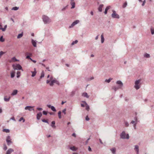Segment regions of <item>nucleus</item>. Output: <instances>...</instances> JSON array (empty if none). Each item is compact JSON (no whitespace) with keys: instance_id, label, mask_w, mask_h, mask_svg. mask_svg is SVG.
Returning <instances> with one entry per match:
<instances>
[{"instance_id":"1","label":"nucleus","mask_w":154,"mask_h":154,"mask_svg":"<svg viewBox=\"0 0 154 154\" xmlns=\"http://www.w3.org/2000/svg\"><path fill=\"white\" fill-rule=\"evenodd\" d=\"M46 83L47 84H49L50 86H52L53 85L54 83H55L58 85H60V83L55 78H54L53 80L51 82H50V81L48 80H47L46 81Z\"/></svg>"},{"instance_id":"2","label":"nucleus","mask_w":154,"mask_h":154,"mask_svg":"<svg viewBox=\"0 0 154 154\" xmlns=\"http://www.w3.org/2000/svg\"><path fill=\"white\" fill-rule=\"evenodd\" d=\"M120 138L122 139H128L129 138L128 134H126L125 131H123L120 134Z\"/></svg>"},{"instance_id":"3","label":"nucleus","mask_w":154,"mask_h":154,"mask_svg":"<svg viewBox=\"0 0 154 154\" xmlns=\"http://www.w3.org/2000/svg\"><path fill=\"white\" fill-rule=\"evenodd\" d=\"M42 19L45 24L49 23L51 22V20L49 17L48 16L45 15H43Z\"/></svg>"},{"instance_id":"4","label":"nucleus","mask_w":154,"mask_h":154,"mask_svg":"<svg viewBox=\"0 0 154 154\" xmlns=\"http://www.w3.org/2000/svg\"><path fill=\"white\" fill-rule=\"evenodd\" d=\"M112 13L111 14V16L112 18H119V16L116 13V11L114 10H112Z\"/></svg>"},{"instance_id":"5","label":"nucleus","mask_w":154,"mask_h":154,"mask_svg":"<svg viewBox=\"0 0 154 154\" xmlns=\"http://www.w3.org/2000/svg\"><path fill=\"white\" fill-rule=\"evenodd\" d=\"M12 67L14 70H19L22 69V66L19 64H17L16 65L13 64Z\"/></svg>"},{"instance_id":"6","label":"nucleus","mask_w":154,"mask_h":154,"mask_svg":"<svg viewBox=\"0 0 154 154\" xmlns=\"http://www.w3.org/2000/svg\"><path fill=\"white\" fill-rule=\"evenodd\" d=\"M140 80H136L135 82V85L134 86V87L136 90H138L140 88V85H139Z\"/></svg>"},{"instance_id":"7","label":"nucleus","mask_w":154,"mask_h":154,"mask_svg":"<svg viewBox=\"0 0 154 154\" xmlns=\"http://www.w3.org/2000/svg\"><path fill=\"white\" fill-rule=\"evenodd\" d=\"M79 22V21L78 20H75L72 23L70 26H69V28H70L73 27L75 25L78 23Z\"/></svg>"},{"instance_id":"8","label":"nucleus","mask_w":154,"mask_h":154,"mask_svg":"<svg viewBox=\"0 0 154 154\" xmlns=\"http://www.w3.org/2000/svg\"><path fill=\"white\" fill-rule=\"evenodd\" d=\"M33 107L34 106H27L25 107V109L28 110L29 111H31L32 110H34Z\"/></svg>"},{"instance_id":"9","label":"nucleus","mask_w":154,"mask_h":154,"mask_svg":"<svg viewBox=\"0 0 154 154\" xmlns=\"http://www.w3.org/2000/svg\"><path fill=\"white\" fill-rule=\"evenodd\" d=\"M116 84L119 85V88H121L123 86V84L122 82L120 81H118L116 82Z\"/></svg>"},{"instance_id":"10","label":"nucleus","mask_w":154,"mask_h":154,"mask_svg":"<svg viewBox=\"0 0 154 154\" xmlns=\"http://www.w3.org/2000/svg\"><path fill=\"white\" fill-rule=\"evenodd\" d=\"M47 106L48 108H50L53 111H56V110L54 106H51L50 105H47Z\"/></svg>"},{"instance_id":"11","label":"nucleus","mask_w":154,"mask_h":154,"mask_svg":"<svg viewBox=\"0 0 154 154\" xmlns=\"http://www.w3.org/2000/svg\"><path fill=\"white\" fill-rule=\"evenodd\" d=\"M42 116V114L41 112H39L36 115V119L38 120L40 119V117Z\"/></svg>"},{"instance_id":"12","label":"nucleus","mask_w":154,"mask_h":154,"mask_svg":"<svg viewBox=\"0 0 154 154\" xmlns=\"http://www.w3.org/2000/svg\"><path fill=\"white\" fill-rule=\"evenodd\" d=\"M134 149L136 152V154H139V149L138 146L137 145H135L134 146Z\"/></svg>"},{"instance_id":"13","label":"nucleus","mask_w":154,"mask_h":154,"mask_svg":"<svg viewBox=\"0 0 154 154\" xmlns=\"http://www.w3.org/2000/svg\"><path fill=\"white\" fill-rule=\"evenodd\" d=\"M32 43L34 47H36V42L37 41L36 40H34L33 39L31 40Z\"/></svg>"},{"instance_id":"14","label":"nucleus","mask_w":154,"mask_h":154,"mask_svg":"<svg viewBox=\"0 0 154 154\" xmlns=\"http://www.w3.org/2000/svg\"><path fill=\"white\" fill-rule=\"evenodd\" d=\"M14 151V150L11 149H9L7 151L6 154H11V153Z\"/></svg>"},{"instance_id":"15","label":"nucleus","mask_w":154,"mask_h":154,"mask_svg":"<svg viewBox=\"0 0 154 154\" xmlns=\"http://www.w3.org/2000/svg\"><path fill=\"white\" fill-rule=\"evenodd\" d=\"M82 96L88 98L89 97V96L88 95V94L86 92L83 93L82 94Z\"/></svg>"},{"instance_id":"16","label":"nucleus","mask_w":154,"mask_h":154,"mask_svg":"<svg viewBox=\"0 0 154 154\" xmlns=\"http://www.w3.org/2000/svg\"><path fill=\"white\" fill-rule=\"evenodd\" d=\"M18 92V91L17 90H14L13 91L12 93L11 94V95L12 96H14L16 95Z\"/></svg>"},{"instance_id":"17","label":"nucleus","mask_w":154,"mask_h":154,"mask_svg":"<svg viewBox=\"0 0 154 154\" xmlns=\"http://www.w3.org/2000/svg\"><path fill=\"white\" fill-rule=\"evenodd\" d=\"M70 4L72 5V7H71V9L75 8V3L74 2H71Z\"/></svg>"},{"instance_id":"18","label":"nucleus","mask_w":154,"mask_h":154,"mask_svg":"<svg viewBox=\"0 0 154 154\" xmlns=\"http://www.w3.org/2000/svg\"><path fill=\"white\" fill-rule=\"evenodd\" d=\"M110 150L112 152V153L113 154H116V148L115 147H113Z\"/></svg>"},{"instance_id":"19","label":"nucleus","mask_w":154,"mask_h":154,"mask_svg":"<svg viewBox=\"0 0 154 154\" xmlns=\"http://www.w3.org/2000/svg\"><path fill=\"white\" fill-rule=\"evenodd\" d=\"M103 6V4L100 5H99L98 8V10L100 12H101L102 11V8Z\"/></svg>"},{"instance_id":"20","label":"nucleus","mask_w":154,"mask_h":154,"mask_svg":"<svg viewBox=\"0 0 154 154\" xmlns=\"http://www.w3.org/2000/svg\"><path fill=\"white\" fill-rule=\"evenodd\" d=\"M34 71H31V72L32 73V77H33L35 76V75L36 74V69L35 68L34 69Z\"/></svg>"},{"instance_id":"21","label":"nucleus","mask_w":154,"mask_h":154,"mask_svg":"<svg viewBox=\"0 0 154 154\" xmlns=\"http://www.w3.org/2000/svg\"><path fill=\"white\" fill-rule=\"evenodd\" d=\"M83 102L86 105V109L88 111L89 109V107L88 105L87 104L85 101H83Z\"/></svg>"},{"instance_id":"22","label":"nucleus","mask_w":154,"mask_h":154,"mask_svg":"<svg viewBox=\"0 0 154 154\" xmlns=\"http://www.w3.org/2000/svg\"><path fill=\"white\" fill-rule=\"evenodd\" d=\"M6 141L7 143V145L8 146L10 145L11 143H12V142L11 140H8L6 139Z\"/></svg>"},{"instance_id":"23","label":"nucleus","mask_w":154,"mask_h":154,"mask_svg":"<svg viewBox=\"0 0 154 154\" xmlns=\"http://www.w3.org/2000/svg\"><path fill=\"white\" fill-rule=\"evenodd\" d=\"M110 8V6H107L106 8V9H105V11L104 12L105 14H107L108 10Z\"/></svg>"},{"instance_id":"24","label":"nucleus","mask_w":154,"mask_h":154,"mask_svg":"<svg viewBox=\"0 0 154 154\" xmlns=\"http://www.w3.org/2000/svg\"><path fill=\"white\" fill-rule=\"evenodd\" d=\"M120 88H119V87H116L115 86H113L112 87V89L114 90L115 91H116L117 90Z\"/></svg>"},{"instance_id":"25","label":"nucleus","mask_w":154,"mask_h":154,"mask_svg":"<svg viewBox=\"0 0 154 154\" xmlns=\"http://www.w3.org/2000/svg\"><path fill=\"white\" fill-rule=\"evenodd\" d=\"M55 122L53 121L51 122V125L53 128H56V126H55Z\"/></svg>"},{"instance_id":"26","label":"nucleus","mask_w":154,"mask_h":154,"mask_svg":"<svg viewBox=\"0 0 154 154\" xmlns=\"http://www.w3.org/2000/svg\"><path fill=\"white\" fill-rule=\"evenodd\" d=\"M11 78H13L15 76V72L14 71H12L11 72Z\"/></svg>"},{"instance_id":"27","label":"nucleus","mask_w":154,"mask_h":154,"mask_svg":"<svg viewBox=\"0 0 154 154\" xmlns=\"http://www.w3.org/2000/svg\"><path fill=\"white\" fill-rule=\"evenodd\" d=\"M2 131L8 133L10 132V130L8 129H4L2 130Z\"/></svg>"},{"instance_id":"28","label":"nucleus","mask_w":154,"mask_h":154,"mask_svg":"<svg viewBox=\"0 0 154 154\" xmlns=\"http://www.w3.org/2000/svg\"><path fill=\"white\" fill-rule=\"evenodd\" d=\"M23 32L19 34L17 36V38H21L23 36Z\"/></svg>"},{"instance_id":"29","label":"nucleus","mask_w":154,"mask_h":154,"mask_svg":"<svg viewBox=\"0 0 154 154\" xmlns=\"http://www.w3.org/2000/svg\"><path fill=\"white\" fill-rule=\"evenodd\" d=\"M6 96L5 97H4V100L5 101H6V102H8V101H9V100H10V97H9L8 98H6Z\"/></svg>"},{"instance_id":"30","label":"nucleus","mask_w":154,"mask_h":154,"mask_svg":"<svg viewBox=\"0 0 154 154\" xmlns=\"http://www.w3.org/2000/svg\"><path fill=\"white\" fill-rule=\"evenodd\" d=\"M101 42L102 43H103L104 42V38L103 37V34L101 35Z\"/></svg>"},{"instance_id":"31","label":"nucleus","mask_w":154,"mask_h":154,"mask_svg":"<svg viewBox=\"0 0 154 154\" xmlns=\"http://www.w3.org/2000/svg\"><path fill=\"white\" fill-rule=\"evenodd\" d=\"M61 111H59L58 113L59 118L60 119L61 118Z\"/></svg>"},{"instance_id":"32","label":"nucleus","mask_w":154,"mask_h":154,"mask_svg":"<svg viewBox=\"0 0 154 154\" xmlns=\"http://www.w3.org/2000/svg\"><path fill=\"white\" fill-rule=\"evenodd\" d=\"M45 74L43 71H42L41 73V75L40 77V78H42L44 77Z\"/></svg>"},{"instance_id":"33","label":"nucleus","mask_w":154,"mask_h":154,"mask_svg":"<svg viewBox=\"0 0 154 154\" xmlns=\"http://www.w3.org/2000/svg\"><path fill=\"white\" fill-rule=\"evenodd\" d=\"M22 120H23V122H24L25 121V119L23 117H22L20 118V119L19 120V121L21 122Z\"/></svg>"},{"instance_id":"34","label":"nucleus","mask_w":154,"mask_h":154,"mask_svg":"<svg viewBox=\"0 0 154 154\" xmlns=\"http://www.w3.org/2000/svg\"><path fill=\"white\" fill-rule=\"evenodd\" d=\"M144 57L146 58H149L150 57L149 54L147 53L145 54L144 55Z\"/></svg>"},{"instance_id":"35","label":"nucleus","mask_w":154,"mask_h":154,"mask_svg":"<svg viewBox=\"0 0 154 154\" xmlns=\"http://www.w3.org/2000/svg\"><path fill=\"white\" fill-rule=\"evenodd\" d=\"M112 78H109L108 79H106V80H105V82L107 83H109L110 82L111 80H112Z\"/></svg>"},{"instance_id":"36","label":"nucleus","mask_w":154,"mask_h":154,"mask_svg":"<svg viewBox=\"0 0 154 154\" xmlns=\"http://www.w3.org/2000/svg\"><path fill=\"white\" fill-rule=\"evenodd\" d=\"M127 2H126L124 3V4L122 6V7L124 8H125L127 6Z\"/></svg>"},{"instance_id":"37","label":"nucleus","mask_w":154,"mask_h":154,"mask_svg":"<svg viewBox=\"0 0 154 154\" xmlns=\"http://www.w3.org/2000/svg\"><path fill=\"white\" fill-rule=\"evenodd\" d=\"M5 41V39L3 38V37L2 36L0 37V41L1 42H4Z\"/></svg>"},{"instance_id":"38","label":"nucleus","mask_w":154,"mask_h":154,"mask_svg":"<svg viewBox=\"0 0 154 154\" xmlns=\"http://www.w3.org/2000/svg\"><path fill=\"white\" fill-rule=\"evenodd\" d=\"M18 9H19V7H13L12 8V10H15V11H16V10H18Z\"/></svg>"},{"instance_id":"39","label":"nucleus","mask_w":154,"mask_h":154,"mask_svg":"<svg viewBox=\"0 0 154 154\" xmlns=\"http://www.w3.org/2000/svg\"><path fill=\"white\" fill-rule=\"evenodd\" d=\"M75 91H72L71 93V94H70V96H71V97H72L75 94Z\"/></svg>"},{"instance_id":"40","label":"nucleus","mask_w":154,"mask_h":154,"mask_svg":"<svg viewBox=\"0 0 154 154\" xmlns=\"http://www.w3.org/2000/svg\"><path fill=\"white\" fill-rule=\"evenodd\" d=\"M78 42V40H75V41H73L72 42V43H71V45H74L75 44L77 43Z\"/></svg>"},{"instance_id":"41","label":"nucleus","mask_w":154,"mask_h":154,"mask_svg":"<svg viewBox=\"0 0 154 154\" xmlns=\"http://www.w3.org/2000/svg\"><path fill=\"white\" fill-rule=\"evenodd\" d=\"M12 59L14 61H19V60L16 59L15 57H12Z\"/></svg>"},{"instance_id":"42","label":"nucleus","mask_w":154,"mask_h":154,"mask_svg":"<svg viewBox=\"0 0 154 154\" xmlns=\"http://www.w3.org/2000/svg\"><path fill=\"white\" fill-rule=\"evenodd\" d=\"M20 72L19 71H17V78H18L20 76Z\"/></svg>"},{"instance_id":"43","label":"nucleus","mask_w":154,"mask_h":154,"mask_svg":"<svg viewBox=\"0 0 154 154\" xmlns=\"http://www.w3.org/2000/svg\"><path fill=\"white\" fill-rule=\"evenodd\" d=\"M42 122H45V123H47L48 124H49V122H48L47 120H45L44 119H42Z\"/></svg>"},{"instance_id":"44","label":"nucleus","mask_w":154,"mask_h":154,"mask_svg":"<svg viewBox=\"0 0 154 154\" xmlns=\"http://www.w3.org/2000/svg\"><path fill=\"white\" fill-rule=\"evenodd\" d=\"M75 147L74 146H73L72 147H70V149H71V150L73 151H75L76 150L75 149Z\"/></svg>"},{"instance_id":"45","label":"nucleus","mask_w":154,"mask_h":154,"mask_svg":"<svg viewBox=\"0 0 154 154\" xmlns=\"http://www.w3.org/2000/svg\"><path fill=\"white\" fill-rule=\"evenodd\" d=\"M4 148H3V149L5 150H6L7 149V146H6V144H4Z\"/></svg>"},{"instance_id":"46","label":"nucleus","mask_w":154,"mask_h":154,"mask_svg":"<svg viewBox=\"0 0 154 154\" xmlns=\"http://www.w3.org/2000/svg\"><path fill=\"white\" fill-rule=\"evenodd\" d=\"M151 32L152 35L154 34V29L152 28L151 29Z\"/></svg>"},{"instance_id":"47","label":"nucleus","mask_w":154,"mask_h":154,"mask_svg":"<svg viewBox=\"0 0 154 154\" xmlns=\"http://www.w3.org/2000/svg\"><path fill=\"white\" fill-rule=\"evenodd\" d=\"M26 58L28 59H29L30 60H32V58H30V56L29 55H27L26 56Z\"/></svg>"},{"instance_id":"48","label":"nucleus","mask_w":154,"mask_h":154,"mask_svg":"<svg viewBox=\"0 0 154 154\" xmlns=\"http://www.w3.org/2000/svg\"><path fill=\"white\" fill-rule=\"evenodd\" d=\"M54 79H53V76H51V77L50 78V80H49L50 81V82H51V81H52V80H53Z\"/></svg>"},{"instance_id":"49","label":"nucleus","mask_w":154,"mask_h":154,"mask_svg":"<svg viewBox=\"0 0 154 154\" xmlns=\"http://www.w3.org/2000/svg\"><path fill=\"white\" fill-rule=\"evenodd\" d=\"M43 113L44 115H46L47 114V112L45 111H43Z\"/></svg>"},{"instance_id":"50","label":"nucleus","mask_w":154,"mask_h":154,"mask_svg":"<svg viewBox=\"0 0 154 154\" xmlns=\"http://www.w3.org/2000/svg\"><path fill=\"white\" fill-rule=\"evenodd\" d=\"M66 109H64L62 111V112L65 115L66 114Z\"/></svg>"},{"instance_id":"51","label":"nucleus","mask_w":154,"mask_h":154,"mask_svg":"<svg viewBox=\"0 0 154 154\" xmlns=\"http://www.w3.org/2000/svg\"><path fill=\"white\" fill-rule=\"evenodd\" d=\"M68 5H67L66 6L64 7L63 9H62L61 11H64L68 7Z\"/></svg>"},{"instance_id":"52","label":"nucleus","mask_w":154,"mask_h":154,"mask_svg":"<svg viewBox=\"0 0 154 154\" xmlns=\"http://www.w3.org/2000/svg\"><path fill=\"white\" fill-rule=\"evenodd\" d=\"M90 139V137L89 138H88V139L85 142V144L86 145L88 143V140Z\"/></svg>"},{"instance_id":"53","label":"nucleus","mask_w":154,"mask_h":154,"mask_svg":"<svg viewBox=\"0 0 154 154\" xmlns=\"http://www.w3.org/2000/svg\"><path fill=\"white\" fill-rule=\"evenodd\" d=\"M0 29L2 30V31H5L6 30V29L2 27L0 28Z\"/></svg>"},{"instance_id":"54","label":"nucleus","mask_w":154,"mask_h":154,"mask_svg":"<svg viewBox=\"0 0 154 154\" xmlns=\"http://www.w3.org/2000/svg\"><path fill=\"white\" fill-rule=\"evenodd\" d=\"M131 124H133L134 125V124H135V123H136V124H137V122H135V121H134V120H133V121H132L131 122Z\"/></svg>"},{"instance_id":"55","label":"nucleus","mask_w":154,"mask_h":154,"mask_svg":"<svg viewBox=\"0 0 154 154\" xmlns=\"http://www.w3.org/2000/svg\"><path fill=\"white\" fill-rule=\"evenodd\" d=\"M125 125L126 127H128L129 126V124L128 122H126L125 123Z\"/></svg>"},{"instance_id":"56","label":"nucleus","mask_w":154,"mask_h":154,"mask_svg":"<svg viewBox=\"0 0 154 154\" xmlns=\"http://www.w3.org/2000/svg\"><path fill=\"white\" fill-rule=\"evenodd\" d=\"M10 119V120H13V121H16V120H15V118L14 117H12V118H11Z\"/></svg>"},{"instance_id":"57","label":"nucleus","mask_w":154,"mask_h":154,"mask_svg":"<svg viewBox=\"0 0 154 154\" xmlns=\"http://www.w3.org/2000/svg\"><path fill=\"white\" fill-rule=\"evenodd\" d=\"M145 2H146V0H144V1L143 2V3L142 4V6H143L144 5Z\"/></svg>"},{"instance_id":"58","label":"nucleus","mask_w":154,"mask_h":154,"mask_svg":"<svg viewBox=\"0 0 154 154\" xmlns=\"http://www.w3.org/2000/svg\"><path fill=\"white\" fill-rule=\"evenodd\" d=\"M85 119L87 121H89V120L90 119L89 118H88V116H87L86 117V118H85Z\"/></svg>"},{"instance_id":"59","label":"nucleus","mask_w":154,"mask_h":154,"mask_svg":"<svg viewBox=\"0 0 154 154\" xmlns=\"http://www.w3.org/2000/svg\"><path fill=\"white\" fill-rule=\"evenodd\" d=\"M88 150L89 151H90V152L92 151L91 149V148L90 147V146H89L88 147Z\"/></svg>"},{"instance_id":"60","label":"nucleus","mask_w":154,"mask_h":154,"mask_svg":"<svg viewBox=\"0 0 154 154\" xmlns=\"http://www.w3.org/2000/svg\"><path fill=\"white\" fill-rule=\"evenodd\" d=\"M10 138H11L10 136H8L7 137L6 139H8V140H10Z\"/></svg>"},{"instance_id":"61","label":"nucleus","mask_w":154,"mask_h":154,"mask_svg":"<svg viewBox=\"0 0 154 154\" xmlns=\"http://www.w3.org/2000/svg\"><path fill=\"white\" fill-rule=\"evenodd\" d=\"M4 53L2 51H1L0 52V56H1Z\"/></svg>"},{"instance_id":"62","label":"nucleus","mask_w":154,"mask_h":154,"mask_svg":"<svg viewBox=\"0 0 154 154\" xmlns=\"http://www.w3.org/2000/svg\"><path fill=\"white\" fill-rule=\"evenodd\" d=\"M37 109L38 110H41L42 109V108H41L37 107Z\"/></svg>"},{"instance_id":"63","label":"nucleus","mask_w":154,"mask_h":154,"mask_svg":"<svg viewBox=\"0 0 154 154\" xmlns=\"http://www.w3.org/2000/svg\"><path fill=\"white\" fill-rule=\"evenodd\" d=\"M134 119L135 120V121L136 122H137V117H135L134 118Z\"/></svg>"},{"instance_id":"64","label":"nucleus","mask_w":154,"mask_h":154,"mask_svg":"<svg viewBox=\"0 0 154 154\" xmlns=\"http://www.w3.org/2000/svg\"><path fill=\"white\" fill-rule=\"evenodd\" d=\"M72 136L75 137L76 136V134L75 133H73V134H72Z\"/></svg>"}]
</instances>
